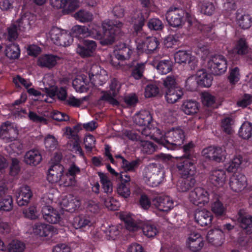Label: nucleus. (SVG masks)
Here are the masks:
<instances>
[{
	"label": "nucleus",
	"instance_id": "1",
	"mask_svg": "<svg viewBox=\"0 0 252 252\" xmlns=\"http://www.w3.org/2000/svg\"><path fill=\"white\" fill-rule=\"evenodd\" d=\"M123 26V23L118 21H105L101 27L97 25L94 26L92 37L99 40L103 45H111L115 42L116 33Z\"/></svg>",
	"mask_w": 252,
	"mask_h": 252
},
{
	"label": "nucleus",
	"instance_id": "2",
	"mask_svg": "<svg viewBox=\"0 0 252 252\" xmlns=\"http://www.w3.org/2000/svg\"><path fill=\"white\" fill-rule=\"evenodd\" d=\"M185 138L184 130L181 127L173 128L164 135L165 147L168 149H175L181 146Z\"/></svg>",
	"mask_w": 252,
	"mask_h": 252
},
{
	"label": "nucleus",
	"instance_id": "3",
	"mask_svg": "<svg viewBox=\"0 0 252 252\" xmlns=\"http://www.w3.org/2000/svg\"><path fill=\"white\" fill-rule=\"evenodd\" d=\"M207 67L214 74H221L226 70V60L222 55H217L212 56L209 59Z\"/></svg>",
	"mask_w": 252,
	"mask_h": 252
},
{
	"label": "nucleus",
	"instance_id": "4",
	"mask_svg": "<svg viewBox=\"0 0 252 252\" xmlns=\"http://www.w3.org/2000/svg\"><path fill=\"white\" fill-rule=\"evenodd\" d=\"M19 132L17 126L8 121L3 123L0 126V138L8 143L15 140Z\"/></svg>",
	"mask_w": 252,
	"mask_h": 252
},
{
	"label": "nucleus",
	"instance_id": "5",
	"mask_svg": "<svg viewBox=\"0 0 252 252\" xmlns=\"http://www.w3.org/2000/svg\"><path fill=\"white\" fill-rule=\"evenodd\" d=\"M209 193L204 189L195 188L189 194L190 201L196 206H201L207 204L209 201Z\"/></svg>",
	"mask_w": 252,
	"mask_h": 252
},
{
	"label": "nucleus",
	"instance_id": "6",
	"mask_svg": "<svg viewBox=\"0 0 252 252\" xmlns=\"http://www.w3.org/2000/svg\"><path fill=\"white\" fill-rule=\"evenodd\" d=\"M184 15L185 13L183 9L170 8L166 13V18L170 26L176 27L183 23Z\"/></svg>",
	"mask_w": 252,
	"mask_h": 252
},
{
	"label": "nucleus",
	"instance_id": "7",
	"mask_svg": "<svg viewBox=\"0 0 252 252\" xmlns=\"http://www.w3.org/2000/svg\"><path fill=\"white\" fill-rule=\"evenodd\" d=\"M94 222L93 216L87 214H81L74 218L72 225L75 229L85 231L91 226Z\"/></svg>",
	"mask_w": 252,
	"mask_h": 252
},
{
	"label": "nucleus",
	"instance_id": "8",
	"mask_svg": "<svg viewBox=\"0 0 252 252\" xmlns=\"http://www.w3.org/2000/svg\"><path fill=\"white\" fill-rule=\"evenodd\" d=\"M35 16L30 12H27L21 14L20 17L14 23L19 31L25 32L29 31L34 23Z\"/></svg>",
	"mask_w": 252,
	"mask_h": 252
},
{
	"label": "nucleus",
	"instance_id": "9",
	"mask_svg": "<svg viewBox=\"0 0 252 252\" xmlns=\"http://www.w3.org/2000/svg\"><path fill=\"white\" fill-rule=\"evenodd\" d=\"M153 205L160 211L168 212L174 207V201L169 196H159L153 200Z\"/></svg>",
	"mask_w": 252,
	"mask_h": 252
},
{
	"label": "nucleus",
	"instance_id": "10",
	"mask_svg": "<svg viewBox=\"0 0 252 252\" xmlns=\"http://www.w3.org/2000/svg\"><path fill=\"white\" fill-rule=\"evenodd\" d=\"M32 196L30 187L27 185L21 187L16 192V202L19 206L28 205Z\"/></svg>",
	"mask_w": 252,
	"mask_h": 252
},
{
	"label": "nucleus",
	"instance_id": "11",
	"mask_svg": "<svg viewBox=\"0 0 252 252\" xmlns=\"http://www.w3.org/2000/svg\"><path fill=\"white\" fill-rule=\"evenodd\" d=\"M229 184L233 191L238 192L247 187V178L245 174H232L229 179Z\"/></svg>",
	"mask_w": 252,
	"mask_h": 252
},
{
	"label": "nucleus",
	"instance_id": "12",
	"mask_svg": "<svg viewBox=\"0 0 252 252\" xmlns=\"http://www.w3.org/2000/svg\"><path fill=\"white\" fill-rule=\"evenodd\" d=\"M193 147L194 144L192 142H190L188 144L184 146V152L185 153V156L187 158L185 159L183 162L179 163L177 164V167L179 169V171H185L187 172V173H189L190 172L194 171V167L192 163L189 159V155L188 154V153L191 151Z\"/></svg>",
	"mask_w": 252,
	"mask_h": 252
},
{
	"label": "nucleus",
	"instance_id": "13",
	"mask_svg": "<svg viewBox=\"0 0 252 252\" xmlns=\"http://www.w3.org/2000/svg\"><path fill=\"white\" fill-rule=\"evenodd\" d=\"M120 88V83L115 79H112L110 84L109 92H105L102 96V98L108 101L114 105H117L118 102L114 98V97L119 94Z\"/></svg>",
	"mask_w": 252,
	"mask_h": 252
},
{
	"label": "nucleus",
	"instance_id": "14",
	"mask_svg": "<svg viewBox=\"0 0 252 252\" xmlns=\"http://www.w3.org/2000/svg\"><path fill=\"white\" fill-rule=\"evenodd\" d=\"M194 79L200 86L209 87L212 84L213 78L210 74L207 73L204 70H200L197 72L195 76L189 77L187 80V83H189Z\"/></svg>",
	"mask_w": 252,
	"mask_h": 252
},
{
	"label": "nucleus",
	"instance_id": "15",
	"mask_svg": "<svg viewBox=\"0 0 252 252\" xmlns=\"http://www.w3.org/2000/svg\"><path fill=\"white\" fill-rule=\"evenodd\" d=\"M96 47L95 41L90 40H85L82 43L78 44L76 48V52L82 57L91 56Z\"/></svg>",
	"mask_w": 252,
	"mask_h": 252
},
{
	"label": "nucleus",
	"instance_id": "16",
	"mask_svg": "<svg viewBox=\"0 0 252 252\" xmlns=\"http://www.w3.org/2000/svg\"><path fill=\"white\" fill-rule=\"evenodd\" d=\"M178 183V189L180 191L186 192L193 188L195 183L196 174H180Z\"/></svg>",
	"mask_w": 252,
	"mask_h": 252
},
{
	"label": "nucleus",
	"instance_id": "17",
	"mask_svg": "<svg viewBox=\"0 0 252 252\" xmlns=\"http://www.w3.org/2000/svg\"><path fill=\"white\" fill-rule=\"evenodd\" d=\"M207 239L208 242L218 247L221 246L224 241L225 236L224 232L220 229L209 230L207 234Z\"/></svg>",
	"mask_w": 252,
	"mask_h": 252
},
{
	"label": "nucleus",
	"instance_id": "18",
	"mask_svg": "<svg viewBox=\"0 0 252 252\" xmlns=\"http://www.w3.org/2000/svg\"><path fill=\"white\" fill-rule=\"evenodd\" d=\"M137 49L141 51L146 52L147 53H150L155 51L159 44L158 39L155 37H150L147 38L144 42H140L137 40Z\"/></svg>",
	"mask_w": 252,
	"mask_h": 252
},
{
	"label": "nucleus",
	"instance_id": "19",
	"mask_svg": "<svg viewBox=\"0 0 252 252\" xmlns=\"http://www.w3.org/2000/svg\"><path fill=\"white\" fill-rule=\"evenodd\" d=\"M187 245L192 252H199L204 246L203 238L199 233L191 234L188 238Z\"/></svg>",
	"mask_w": 252,
	"mask_h": 252
},
{
	"label": "nucleus",
	"instance_id": "20",
	"mask_svg": "<svg viewBox=\"0 0 252 252\" xmlns=\"http://www.w3.org/2000/svg\"><path fill=\"white\" fill-rule=\"evenodd\" d=\"M60 60V57L57 56L52 54H46L39 57L37 64L41 67L50 69L54 67Z\"/></svg>",
	"mask_w": 252,
	"mask_h": 252
},
{
	"label": "nucleus",
	"instance_id": "21",
	"mask_svg": "<svg viewBox=\"0 0 252 252\" xmlns=\"http://www.w3.org/2000/svg\"><path fill=\"white\" fill-rule=\"evenodd\" d=\"M213 218L212 213L205 209L196 212L194 215L195 221L201 226L211 224Z\"/></svg>",
	"mask_w": 252,
	"mask_h": 252
},
{
	"label": "nucleus",
	"instance_id": "22",
	"mask_svg": "<svg viewBox=\"0 0 252 252\" xmlns=\"http://www.w3.org/2000/svg\"><path fill=\"white\" fill-rule=\"evenodd\" d=\"M94 24L89 25V29L83 26L75 25L73 26L71 30L72 35L78 38L86 37L91 36L92 37V32Z\"/></svg>",
	"mask_w": 252,
	"mask_h": 252
},
{
	"label": "nucleus",
	"instance_id": "23",
	"mask_svg": "<svg viewBox=\"0 0 252 252\" xmlns=\"http://www.w3.org/2000/svg\"><path fill=\"white\" fill-rule=\"evenodd\" d=\"M54 227L52 225L41 222L36 223L33 228V233L40 237L53 236Z\"/></svg>",
	"mask_w": 252,
	"mask_h": 252
},
{
	"label": "nucleus",
	"instance_id": "24",
	"mask_svg": "<svg viewBox=\"0 0 252 252\" xmlns=\"http://www.w3.org/2000/svg\"><path fill=\"white\" fill-rule=\"evenodd\" d=\"M183 94V91L180 87L165 90V98L168 103L178 102L182 98Z\"/></svg>",
	"mask_w": 252,
	"mask_h": 252
},
{
	"label": "nucleus",
	"instance_id": "25",
	"mask_svg": "<svg viewBox=\"0 0 252 252\" xmlns=\"http://www.w3.org/2000/svg\"><path fill=\"white\" fill-rule=\"evenodd\" d=\"M238 221L243 232L247 234L252 233V217L249 215H243L241 211L238 213Z\"/></svg>",
	"mask_w": 252,
	"mask_h": 252
},
{
	"label": "nucleus",
	"instance_id": "26",
	"mask_svg": "<svg viewBox=\"0 0 252 252\" xmlns=\"http://www.w3.org/2000/svg\"><path fill=\"white\" fill-rule=\"evenodd\" d=\"M45 86L44 90L47 95L53 97L56 95L55 80L54 77L50 74H46L42 80Z\"/></svg>",
	"mask_w": 252,
	"mask_h": 252
},
{
	"label": "nucleus",
	"instance_id": "27",
	"mask_svg": "<svg viewBox=\"0 0 252 252\" xmlns=\"http://www.w3.org/2000/svg\"><path fill=\"white\" fill-rule=\"evenodd\" d=\"M211 211L217 218L223 217L226 213V207L219 198H215L212 200Z\"/></svg>",
	"mask_w": 252,
	"mask_h": 252
},
{
	"label": "nucleus",
	"instance_id": "28",
	"mask_svg": "<svg viewBox=\"0 0 252 252\" xmlns=\"http://www.w3.org/2000/svg\"><path fill=\"white\" fill-rule=\"evenodd\" d=\"M42 160L41 155L37 150H31L27 152L24 157L25 162L29 165L35 166Z\"/></svg>",
	"mask_w": 252,
	"mask_h": 252
},
{
	"label": "nucleus",
	"instance_id": "29",
	"mask_svg": "<svg viewBox=\"0 0 252 252\" xmlns=\"http://www.w3.org/2000/svg\"><path fill=\"white\" fill-rule=\"evenodd\" d=\"M133 120L135 124L140 126H145L150 123L152 118L149 111L143 110L136 114Z\"/></svg>",
	"mask_w": 252,
	"mask_h": 252
},
{
	"label": "nucleus",
	"instance_id": "30",
	"mask_svg": "<svg viewBox=\"0 0 252 252\" xmlns=\"http://www.w3.org/2000/svg\"><path fill=\"white\" fill-rule=\"evenodd\" d=\"M72 86L76 92L82 93L88 89L87 77L84 75H78L72 81Z\"/></svg>",
	"mask_w": 252,
	"mask_h": 252
},
{
	"label": "nucleus",
	"instance_id": "31",
	"mask_svg": "<svg viewBox=\"0 0 252 252\" xmlns=\"http://www.w3.org/2000/svg\"><path fill=\"white\" fill-rule=\"evenodd\" d=\"M242 162V157L240 155H236L232 159L231 161L227 163L224 166V171L223 172H228L236 173L240 167Z\"/></svg>",
	"mask_w": 252,
	"mask_h": 252
},
{
	"label": "nucleus",
	"instance_id": "32",
	"mask_svg": "<svg viewBox=\"0 0 252 252\" xmlns=\"http://www.w3.org/2000/svg\"><path fill=\"white\" fill-rule=\"evenodd\" d=\"M126 179L125 180V183H121L118 185L117 191L118 194L124 198H128L130 194V190L129 189V184L128 182L130 180V177L127 174L125 175Z\"/></svg>",
	"mask_w": 252,
	"mask_h": 252
},
{
	"label": "nucleus",
	"instance_id": "33",
	"mask_svg": "<svg viewBox=\"0 0 252 252\" xmlns=\"http://www.w3.org/2000/svg\"><path fill=\"white\" fill-rule=\"evenodd\" d=\"M132 53L129 46L124 43H121L118 46V50L116 53V58L119 60L128 59Z\"/></svg>",
	"mask_w": 252,
	"mask_h": 252
},
{
	"label": "nucleus",
	"instance_id": "34",
	"mask_svg": "<svg viewBox=\"0 0 252 252\" xmlns=\"http://www.w3.org/2000/svg\"><path fill=\"white\" fill-rule=\"evenodd\" d=\"M120 219L124 222L126 229L130 231H136L139 227L130 214H122L120 215Z\"/></svg>",
	"mask_w": 252,
	"mask_h": 252
},
{
	"label": "nucleus",
	"instance_id": "35",
	"mask_svg": "<svg viewBox=\"0 0 252 252\" xmlns=\"http://www.w3.org/2000/svg\"><path fill=\"white\" fill-rule=\"evenodd\" d=\"M141 229L143 234L148 238L154 237L158 232L157 226L149 221L144 222Z\"/></svg>",
	"mask_w": 252,
	"mask_h": 252
},
{
	"label": "nucleus",
	"instance_id": "36",
	"mask_svg": "<svg viewBox=\"0 0 252 252\" xmlns=\"http://www.w3.org/2000/svg\"><path fill=\"white\" fill-rule=\"evenodd\" d=\"M18 27L13 24L7 29V33L0 31V39L10 41L15 39L18 36Z\"/></svg>",
	"mask_w": 252,
	"mask_h": 252
},
{
	"label": "nucleus",
	"instance_id": "37",
	"mask_svg": "<svg viewBox=\"0 0 252 252\" xmlns=\"http://www.w3.org/2000/svg\"><path fill=\"white\" fill-rule=\"evenodd\" d=\"M199 104L195 101L187 100L182 105L183 111L187 115H192L197 113Z\"/></svg>",
	"mask_w": 252,
	"mask_h": 252
},
{
	"label": "nucleus",
	"instance_id": "38",
	"mask_svg": "<svg viewBox=\"0 0 252 252\" xmlns=\"http://www.w3.org/2000/svg\"><path fill=\"white\" fill-rule=\"evenodd\" d=\"M172 66V62L170 60H163L158 63L157 69L160 74H166L171 71Z\"/></svg>",
	"mask_w": 252,
	"mask_h": 252
},
{
	"label": "nucleus",
	"instance_id": "39",
	"mask_svg": "<svg viewBox=\"0 0 252 252\" xmlns=\"http://www.w3.org/2000/svg\"><path fill=\"white\" fill-rule=\"evenodd\" d=\"M5 55L10 59H16L20 55L19 46L15 43L7 45L5 49Z\"/></svg>",
	"mask_w": 252,
	"mask_h": 252
},
{
	"label": "nucleus",
	"instance_id": "40",
	"mask_svg": "<svg viewBox=\"0 0 252 252\" xmlns=\"http://www.w3.org/2000/svg\"><path fill=\"white\" fill-rule=\"evenodd\" d=\"M237 19L239 26L243 29H247L252 25V18L248 14H238Z\"/></svg>",
	"mask_w": 252,
	"mask_h": 252
},
{
	"label": "nucleus",
	"instance_id": "41",
	"mask_svg": "<svg viewBox=\"0 0 252 252\" xmlns=\"http://www.w3.org/2000/svg\"><path fill=\"white\" fill-rule=\"evenodd\" d=\"M252 124L248 122H244L239 130V135L243 139H248L252 136Z\"/></svg>",
	"mask_w": 252,
	"mask_h": 252
},
{
	"label": "nucleus",
	"instance_id": "42",
	"mask_svg": "<svg viewBox=\"0 0 252 252\" xmlns=\"http://www.w3.org/2000/svg\"><path fill=\"white\" fill-rule=\"evenodd\" d=\"M141 162V159L139 158L130 162L125 158H123L122 167L126 171L133 172L135 169L137 168Z\"/></svg>",
	"mask_w": 252,
	"mask_h": 252
},
{
	"label": "nucleus",
	"instance_id": "43",
	"mask_svg": "<svg viewBox=\"0 0 252 252\" xmlns=\"http://www.w3.org/2000/svg\"><path fill=\"white\" fill-rule=\"evenodd\" d=\"M226 178V174H210L209 182L215 187H220L223 185Z\"/></svg>",
	"mask_w": 252,
	"mask_h": 252
},
{
	"label": "nucleus",
	"instance_id": "44",
	"mask_svg": "<svg viewBox=\"0 0 252 252\" xmlns=\"http://www.w3.org/2000/svg\"><path fill=\"white\" fill-rule=\"evenodd\" d=\"M191 56L186 51H179L174 55V59L179 63H189L191 60Z\"/></svg>",
	"mask_w": 252,
	"mask_h": 252
},
{
	"label": "nucleus",
	"instance_id": "45",
	"mask_svg": "<svg viewBox=\"0 0 252 252\" xmlns=\"http://www.w3.org/2000/svg\"><path fill=\"white\" fill-rule=\"evenodd\" d=\"M60 175H61V186L64 187L75 186L76 174H60Z\"/></svg>",
	"mask_w": 252,
	"mask_h": 252
},
{
	"label": "nucleus",
	"instance_id": "46",
	"mask_svg": "<svg viewBox=\"0 0 252 252\" xmlns=\"http://www.w3.org/2000/svg\"><path fill=\"white\" fill-rule=\"evenodd\" d=\"M13 208V199L11 195H6L0 201V211L8 212Z\"/></svg>",
	"mask_w": 252,
	"mask_h": 252
},
{
	"label": "nucleus",
	"instance_id": "47",
	"mask_svg": "<svg viewBox=\"0 0 252 252\" xmlns=\"http://www.w3.org/2000/svg\"><path fill=\"white\" fill-rule=\"evenodd\" d=\"M234 120L232 118L226 117L222 119L221 126L226 133L231 134L233 132Z\"/></svg>",
	"mask_w": 252,
	"mask_h": 252
},
{
	"label": "nucleus",
	"instance_id": "48",
	"mask_svg": "<svg viewBox=\"0 0 252 252\" xmlns=\"http://www.w3.org/2000/svg\"><path fill=\"white\" fill-rule=\"evenodd\" d=\"M74 18L80 22H87L93 19V15L89 12L80 10L74 14Z\"/></svg>",
	"mask_w": 252,
	"mask_h": 252
},
{
	"label": "nucleus",
	"instance_id": "49",
	"mask_svg": "<svg viewBox=\"0 0 252 252\" xmlns=\"http://www.w3.org/2000/svg\"><path fill=\"white\" fill-rule=\"evenodd\" d=\"M100 178V182L104 192L110 193L113 191L112 183L107 178L106 174H98Z\"/></svg>",
	"mask_w": 252,
	"mask_h": 252
},
{
	"label": "nucleus",
	"instance_id": "50",
	"mask_svg": "<svg viewBox=\"0 0 252 252\" xmlns=\"http://www.w3.org/2000/svg\"><path fill=\"white\" fill-rule=\"evenodd\" d=\"M25 248L24 244L18 240H13L7 247L8 252H23Z\"/></svg>",
	"mask_w": 252,
	"mask_h": 252
},
{
	"label": "nucleus",
	"instance_id": "51",
	"mask_svg": "<svg viewBox=\"0 0 252 252\" xmlns=\"http://www.w3.org/2000/svg\"><path fill=\"white\" fill-rule=\"evenodd\" d=\"M63 31L57 27H53L50 30L47 36L53 43L58 45V42L62 35Z\"/></svg>",
	"mask_w": 252,
	"mask_h": 252
},
{
	"label": "nucleus",
	"instance_id": "52",
	"mask_svg": "<svg viewBox=\"0 0 252 252\" xmlns=\"http://www.w3.org/2000/svg\"><path fill=\"white\" fill-rule=\"evenodd\" d=\"M165 174H151L148 177V184L152 187L159 186L163 181Z\"/></svg>",
	"mask_w": 252,
	"mask_h": 252
},
{
	"label": "nucleus",
	"instance_id": "53",
	"mask_svg": "<svg viewBox=\"0 0 252 252\" xmlns=\"http://www.w3.org/2000/svg\"><path fill=\"white\" fill-rule=\"evenodd\" d=\"M44 144L47 149L53 151L57 148L58 142L55 136L49 134L45 138Z\"/></svg>",
	"mask_w": 252,
	"mask_h": 252
},
{
	"label": "nucleus",
	"instance_id": "54",
	"mask_svg": "<svg viewBox=\"0 0 252 252\" xmlns=\"http://www.w3.org/2000/svg\"><path fill=\"white\" fill-rule=\"evenodd\" d=\"M163 84L165 90L178 88V87L177 86V76L174 75H170L167 76L163 80Z\"/></svg>",
	"mask_w": 252,
	"mask_h": 252
},
{
	"label": "nucleus",
	"instance_id": "55",
	"mask_svg": "<svg viewBox=\"0 0 252 252\" xmlns=\"http://www.w3.org/2000/svg\"><path fill=\"white\" fill-rule=\"evenodd\" d=\"M201 12L207 15H212L215 10V7L213 2L204 1L200 5Z\"/></svg>",
	"mask_w": 252,
	"mask_h": 252
},
{
	"label": "nucleus",
	"instance_id": "56",
	"mask_svg": "<svg viewBox=\"0 0 252 252\" xmlns=\"http://www.w3.org/2000/svg\"><path fill=\"white\" fill-rule=\"evenodd\" d=\"M23 213L26 218L32 220L36 219L38 216L36 207L34 206H31L28 208L24 209Z\"/></svg>",
	"mask_w": 252,
	"mask_h": 252
},
{
	"label": "nucleus",
	"instance_id": "57",
	"mask_svg": "<svg viewBox=\"0 0 252 252\" xmlns=\"http://www.w3.org/2000/svg\"><path fill=\"white\" fill-rule=\"evenodd\" d=\"M13 82L17 88H21L23 86L25 88L28 89L32 85L29 80L25 79L20 75H17L13 77Z\"/></svg>",
	"mask_w": 252,
	"mask_h": 252
},
{
	"label": "nucleus",
	"instance_id": "58",
	"mask_svg": "<svg viewBox=\"0 0 252 252\" xmlns=\"http://www.w3.org/2000/svg\"><path fill=\"white\" fill-rule=\"evenodd\" d=\"M59 40L58 45L65 47L69 46L72 43L73 38L71 35L67 33L65 31H63L62 35Z\"/></svg>",
	"mask_w": 252,
	"mask_h": 252
},
{
	"label": "nucleus",
	"instance_id": "59",
	"mask_svg": "<svg viewBox=\"0 0 252 252\" xmlns=\"http://www.w3.org/2000/svg\"><path fill=\"white\" fill-rule=\"evenodd\" d=\"M159 93V88L156 85H147L145 89V96L146 97L156 96Z\"/></svg>",
	"mask_w": 252,
	"mask_h": 252
},
{
	"label": "nucleus",
	"instance_id": "60",
	"mask_svg": "<svg viewBox=\"0 0 252 252\" xmlns=\"http://www.w3.org/2000/svg\"><path fill=\"white\" fill-rule=\"evenodd\" d=\"M201 99L204 105L211 106L216 101L215 97L208 92H203L201 94Z\"/></svg>",
	"mask_w": 252,
	"mask_h": 252
},
{
	"label": "nucleus",
	"instance_id": "61",
	"mask_svg": "<svg viewBox=\"0 0 252 252\" xmlns=\"http://www.w3.org/2000/svg\"><path fill=\"white\" fill-rule=\"evenodd\" d=\"M148 26L151 30L155 31L161 30L163 28V24L161 21L158 18H153L149 20Z\"/></svg>",
	"mask_w": 252,
	"mask_h": 252
},
{
	"label": "nucleus",
	"instance_id": "62",
	"mask_svg": "<svg viewBox=\"0 0 252 252\" xmlns=\"http://www.w3.org/2000/svg\"><path fill=\"white\" fill-rule=\"evenodd\" d=\"M240 77L239 69L237 67L230 70L228 79L230 84H235L239 80Z\"/></svg>",
	"mask_w": 252,
	"mask_h": 252
},
{
	"label": "nucleus",
	"instance_id": "63",
	"mask_svg": "<svg viewBox=\"0 0 252 252\" xmlns=\"http://www.w3.org/2000/svg\"><path fill=\"white\" fill-rule=\"evenodd\" d=\"M144 69L145 63H138L134 67L131 75L135 79H139L142 77Z\"/></svg>",
	"mask_w": 252,
	"mask_h": 252
},
{
	"label": "nucleus",
	"instance_id": "64",
	"mask_svg": "<svg viewBox=\"0 0 252 252\" xmlns=\"http://www.w3.org/2000/svg\"><path fill=\"white\" fill-rule=\"evenodd\" d=\"M141 146L142 152L146 154H151L156 150V146L150 141H142Z\"/></svg>",
	"mask_w": 252,
	"mask_h": 252
}]
</instances>
